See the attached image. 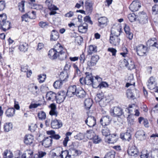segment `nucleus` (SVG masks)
Masks as SVG:
<instances>
[{
  "label": "nucleus",
  "instance_id": "f257e3e1",
  "mask_svg": "<svg viewBox=\"0 0 158 158\" xmlns=\"http://www.w3.org/2000/svg\"><path fill=\"white\" fill-rule=\"evenodd\" d=\"M110 119L109 116L108 115L105 116L101 118L100 122L101 124L103 126L102 132L103 135L107 136L110 135V131L109 128L106 127L109 124Z\"/></svg>",
  "mask_w": 158,
  "mask_h": 158
},
{
  "label": "nucleus",
  "instance_id": "f03ea898",
  "mask_svg": "<svg viewBox=\"0 0 158 158\" xmlns=\"http://www.w3.org/2000/svg\"><path fill=\"white\" fill-rule=\"evenodd\" d=\"M147 47L144 45L139 44L134 48L138 55L143 56L147 55Z\"/></svg>",
  "mask_w": 158,
  "mask_h": 158
},
{
  "label": "nucleus",
  "instance_id": "7ed1b4c3",
  "mask_svg": "<svg viewBox=\"0 0 158 158\" xmlns=\"http://www.w3.org/2000/svg\"><path fill=\"white\" fill-rule=\"evenodd\" d=\"M110 115L114 117H120L124 113L123 109L119 106H115L110 109Z\"/></svg>",
  "mask_w": 158,
  "mask_h": 158
},
{
  "label": "nucleus",
  "instance_id": "20e7f679",
  "mask_svg": "<svg viewBox=\"0 0 158 158\" xmlns=\"http://www.w3.org/2000/svg\"><path fill=\"white\" fill-rule=\"evenodd\" d=\"M132 129L131 127L128 128L126 132L120 134V138L123 140L130 141L132 139Z\"/></svg>",
  "mask_w": 158,
  "mask_h": 158
},
{
  "label": "nucleus",
  "instance_id": "39448f33",
  "mask_svg": "<svg viewBox=\"0 0 158 158\" xmlns=\"http://www.w3.org/2000/svg\"><path fill=\"white\" fill-rule=\"evenodd\" d=\"M55 50L54 49L52 48L49 50L48 54L49 58L50 59L53 60L56 59L58 57H59L61 60H62V57L63 55H60L59 53L58 52V51H59L58 50L56 49H55Z\"/></svg>",
  "mask_w": 158,
  "mask_h": 158
},
{
  "label": "nucleus",
  "instance_id": "423d86ee",
  "mask_svg": "<svg viewBox=\"0 0 158 158\" xmlns=\"http://www.w3.org/2000/svg\"><path fill=\"white\" fill-rule=\"evenodd\" d=\"M120 39L118 36L114 35L111 33L109 39L110 43L113 46H116L118 45L120 41Z\"/></svg>",
  "mask_w": 158,
  "mask_h": 158
},
{
  "label": "nucleus",
  "instance_id": "0eeeda50",
  "mask_svg": "<svg viewBox=\"0 0 158 158\" xmlns=\"http://www.w3.org/2000/svg\"><path fill=\"white\" fill-rule=\"evenodd\" d=\"M99 56L95 55L92 56L90 60L87 62V66L88 68L90 69L93 66L95 65L99 59Z\"/></svg>",
  "mask_w": 158,
  "mask_h": 158
},
{
  "label": "nucleus",
  "instance_id": "6e6552de",
  "mask_svg": "<svg viewBox=\"0 0 158 158\" xmlns=\"http://www.w3.org/2000/svg\"><path fill=\"white\" fill-rule=\"evenodd\" d=\"M77 89L75 85L70 86L67 89V96L71 97L75 95Z\"/></svg>",
  "mask_w": 158,
  "mask_h": 158
},
{
  "label": "nucleus",
  "instance_id": "1a4fd4ad",
  "mask_svg": "<svg viewBox=\"0 0 158 158\" xmlns=\"http://www.w3.org/2000/svg\"><path fill=\"white\" fill-rule=\"evenodd\" d=\"M85 123L90 127H93L96 124V119L93 116H88L85 121Z\"/></svg>",
  "mask_w": 158,
  "mask_h": 158
},
{
  "label": "nucleus",
  "instance_id": "9d476101",
  "mask_svg": "<svg viewBox=\"0 0 158 158\" xmlns=\"http://www.w3.org/2000/svg\"><path fill=\"white\" fill-rule=\"evenodd\" d=\"M41 142L42 145L46 148H48L51 146L52 143V139L50 136L46 137H44Z\"/></svg>",
  "mask_w": 158,
  "mask_h": 158
},
{
  "label": "nucleus",
  "instance_id": "9b49d317",
  "mask_svg": "<svg viewBox=\"0 0 158 158\" xmlns=\"http://www.w3.org/2000/svg\"><path fill=\"white\" fill-rule=\"evenodd\" d=\"M141 7V4L137 1H134L130 5L129 8L132 12H135L138 10Z\"/></svg>",
  "mask_w": 158,
  "mask_h": 158
},
{
  "label": "nucleus",
  "instance_id": "f8f14e48",
  "mask_svg": "<svg viewBox=\"0 0 158 158\" xmlns=\"http://www.w3.org/2000/svg\"><path fill=\"white\" fill-rule=\"evenodd\" d=\"M67 95V92L65 91L62 90L59 92L57 95V102H58L59 103H60L64 101Z\"/></svg>",
  "mask_w": 158,
  "mask_h": 158
},
{
  "label": "nucleus",
  "instance_id": "ddd939ff",
  "mask_svg": "<svg viewBox=\"0 0 158 158\" xmlns=\"http://www.w3.org/2000/svg\"><path fill=\"white\" fill-rule=\"evenodd\" d=\"M124 62H126L125 66L128 69L131 70L135 68L134 62L132 59L129 58L127 60L124 59Z\"/></svg>",
  "mask_w": 158,
  "mask_h": 158
},
{
  "label": "nucleus",
  "instance_id": "4468645a",
  "mask_svg": "<svg viewBox=\"0 0 158 158\" xmlns=\"http://www.w3.org/2000/svg\"><path fill=\"white\" fill-rule=\"evenodd\" d=\"M51 125L53 129H56L60 128L62 126L63 124L60 120L55 119L52 120Z\"/></svg>",
  "mask_w": 158,
  "mask_h": 158
},
{
  "label": "nucleus",
  "instance_id": "2eb2a0df",
  "mask_svg": "<svg viewBox=\"0 0 158 158\" xmlns=\"http://www.w3.org/2000/svg\"><path fill=\"white\" fill-rule=\"evenodd\" d=\"M85 3L86 11L88 14H91L93 11V2L90 0H86Z\"/></svg>",
  "mask_w": 158,
  "mask_h": 158
},
{
  "label": "nucleus",
  "instance_id": "dca6fc26",
  "mask_svg": "<svg viewBox=\"0 0 158 158\" xmlns=\"http://www.w3.org/2000/svg\"><path fill=\"white\" fill-rule=\"evenodd\" d=\"M127 153L129 155L136 157L139 152L136 147L135 146H132L129 147L127 150Z\"/></svg>",
  "mask_w": 158,
  "mask_h": 158
},
{
  "label": "nucleus",
  "instance_id": "f3484780",
  "mask_svg": "<svg viewBox=\"0 0 158 158\" xmlns=\"http://www.w3.org/2000/svg\"><path fill=\"white\" fill-rule=\"evenodd\" d=\"M98 26L101 28H103L107 26L108 22V19L105 17H101L98 19Z\"/></svg>",
  "mask_w": 158,
  "mask_h": 158
},
{
  "label": "nucleus",
  "instance_id": "a211bd4d",
  "mask_svg": "<svg viewBox=\"0 0 158 158\" xmlns=\"http://www.w3.org/2000/svg\"><path fill=\"white\" fill-rule=\"evenodd\" d=\"M56 97L57 94L55 93L50 91L47 93L46 98L48 101L54 102L55 101H57Z\"/></svg>",
  "mask_w": 158,
  "mask_h": 158
},
{
  "label": "nucleus",
  "instance_id": "6ab92c4d",
  "mask_svg": "<svg viewBox=\"0 0 158 158\" xmlns=\"http://www.w3.org/2000/svg\"><path fill=\"white\" fill-rule=\"evenodd\" d=\"M85 75H86L85 77L86 85H91L93 84V81L94 80L93 76L91 73L89 72H86Z\"/></svg>",
  "mask_w": 158,
  "mask_h": 158
},
{
  "label": "nucleus",
  "instance_id": "aec40b11",
  "mask_svg": "<svg viewBox=\"0 0 158 158\" xmlns=\"http://www.w3.org/2000/svg\"><path fill=\"white\" fill-rule=\"evenodd\" d=\"M56 49L58 50H59V51H58V53H59L60 55H63L62 56V60H63L66 58V53L65 52H64L63 51V47L59 43H57L56 45L54 46L53 48L52 49H54V50H56Z\"/></svg>",
  "mask_w": 158,
  "mask_h": 158
},
{
  "label": "nucleus",
  "instance_id": "412c9836",
  "mask_svg": "<svg viewBox=\"0 0 158 158\" xmlns=\"http://www.w3.org/2000/svg\"><path fill=\"white\" fill-rule=\"evenodd\" d=\"M135 137L139 140H144L146 139V136L144 132L142 130L137 131L135 134Z\"/></svg>",
  "mask_w": 158,
  "mask_h": 158
},
{
  "label": "nucleus",
  "instance_id": "4be33fe9",
  "mask_svg": "<svg viewBox=\"0 0 158 158\" xmlns=\"http://www.w3.org/2000/svg\"><path fill=\"white\" fill-rule=\"evenodd\" d=\"M75 95L78 98H83L86 96V93L81 88H78Z\"/></svg>",
  "mask_w": 158,
  "mask_h": 158
},
{
  "label": "nucleus",
  "instance_id": "5701e85b",
  "mask_svg": "<svg viewBox=\"0 0 158 158\" xmlns=\"http://www.w3.org/2000/svg\"><path fill=\"white\" fill-rule=\"evenodd\" d=\"M33 136L31 135L28 134L25 135L24 137V142L27 145H31L33 143Z\"/></svg>",
  "mask_w": 158,
  "mask_h": 158
},
{
  "label": "nucleus",
  "instance_id": "b1692460",
  "mask_svg": "<svg viewBox=\"0 0 158 158\" xmlns=\"http://www.w3.org/2000/svg\"><path fill=\"white\" fill-rule=\"evenodd\" d=\"M49 107L51 109L49 112V114L52 116H54L56 117L57 116L58 113L56 110V106L54 103H52L49 106Z\"/></svg>",
  "mask_w": 158,
  "mask_h": 158
},
{
  "label": "nucleus",
  "instance_id": "393cba45",
  "mask_svg": "<svg viewBox=\"0 0 158 158\" xmlns=\"http://www.w3.org/2000/svg\"><path fill=\"white\" fill-rule=\"evenodd\" d=\"M155 84L154 78L152 77H151L148 81V88L150 90L154 89L156 86Z\"/></svg>",
  "mask_w": 158,
  "mask_h": 158
},
{
  "label": "nucleus",
  "instance_id": "a878e982",
  "mask_svg": "<svg viewBox=\"0 0 158 158\" xmlns=\"http://www.w3.org/2000/svg\"><path fill=\"white\" fill-rule=\"evenodd\" d=\"M124 30L126 34L127 37L129 40H131L133 38V34L130 31L129 26L125 24Z\"/></svg>",
  "mask_w": 158,
  "mask_h": 158
},
{
  "label": "nucleus",
  "instance_id": "bb28decb",
  "mask_svg": "<svg viewBox=\"0 0 158 158\" xmlns=\"http://www.w3.org/2000/svg\"><path fill=\"white\" fill-rule=\"evenodd\" d=\"M109 135L108 137L106 139V142L109 144H113L116 142L117 139L115 134H112Z\"/></svg>",
  "mask_w": 158,
  "mask_h": 158
},
{
  "label": "nucleus",
  "instance_id": "cd10ccee",
  "mask_svg": "<svg viewBox=\"0 0 158 158\" xmlns=\"http://www.w3.org/2000/svg\"><path fill=\"white\" fill-rule=\"evenodd\" d=\"M50 37L51 41H56L59 38V33L56 30H53L51 32Z\"/></svg>",
  "mask_w": 158,
  "mask_h": 158
},
{
  "label": "nucleus",
  "instance_id": "c85d7f7f",
  "mask_svg": "<svg viewBox=\"0 0 158 158\" xmlns=\"http://www.w3.org/2000/svg\"><path fill=\"white\" fill-rule=\"evenodd\" d=\"M92 100L90 98L86 99L84 102V105L85 109L87 110H89L90 108L93 104Z\"/></svg>",
  "mask_w": 158,
  "mask_h": 158
},
{
  "label": "nucleus",
  "instance_id": "c756f323",
  "mask_svg": "<svg viewBox=\"0 0 158 158\" xmlns=\"http://www.w3.org/2000/svg\"><path fill=\"white\" fill-rule=\"evenodd\" d=\"M75 145H76V143H73L70 146L69 151H74L75 154H73V156H74L75 155L76 156H79L81 154L82 152L80 150L77 149L75 147Z\"/></svg>",
  "mask_w": 158,
  "mask_h": 158
},
{
  "label": "nucleus",
  "instance_id": "7c9ffc66",
  "mask_svg": "<svg viewBox=\"0 0 158 158\" xmlns=\"http://www.w3.org/2000/svg\"><path fill=\"white\" fill-rule=\"evenodd\" d=\"M68 77V73L67 72V71L65 70H63L60 73L59 75L60 79L64 82L67 81V79Z\"/></svg>",
  "mask_w": 158,
  "mask_h": 158
},
{
  "label": "nucleus",
  "instance_id": "2f4dec72",
  "mask_svg": "<svg viewBox=\"0 0 158 158\" xmlns=\"http://www.w3.org/2000/svg\"><path fill=\"white\" fill-rule=\"evenodd\" d=\"M88 27V24L85 23L80 25L78 28L79 32L82 33H86L87 31Z\"/></svg>",
  "mask_w": 158,
  "mask_h": 158
},
{
  "label": "nucleus",
  "instance_id": "473e14b6",
  "mask_svg": "<svg viewBox=\"0 0 158 158\" xmlns=\"http://www.w3.org/2000/svg\"><path fill=\"white\" fill-rule=\"evenodd\" d=\"M97 52V47L95 45H90L88 47V55H91Z\"/></svg>",
  "mask_w": 158,
  "mask_h": 158
},
{
  "label": "nucleus",
  "instance_id": "72a5a7b5",
  "mask_svg": "<svg viewBox=\"0 0 158 158\" xmlns=\"http://www.w3.org/2000/svg\"><path fill=\"white\" fill-rule=\"evenodd\" d=\"M20 152L19 150H17L15 152V158H33V157H31L29 158L26 153H23L20 156Z\"/></svg>",
  "mask_w": 158,
  "mask_h": 158
},
{
  "label": "nucleus",
  "instance_id": "f704fd0d",
  "mask_svg": "<svg viewBox=\"0 0 158 158\" xmlns=\"http://www.w3.org/2000/svg\"><path fill=\"white\" fill-rule=\"evenodd\" d=\"M138 121L140 124H143L145 127H149V123L147 118L142 117H139L138 118Z\"/></svg>",
  "mask_w": 158,
  "mask_h": 158
},
{
  "label": "nucleus",
  "instance_id": "c9c22d12",
  "mask_svg": "<svg viewBox=\"0 0 158 158\" xmlns=\"http://www.w3.org/2000/svg\"><path fill=\"white\" fill-rule=\"evenodd\" d=\"M58 156L60 157V158H67V157L71 158V156L69 154V152L68 150H65L62 151L60 154Z\"/></svg>",
  "mask_w": 158,
  "mask_h": 158
},
{
  "label": "nucleus",
  "instance_id": "e433bc0d",
  "mask_svg": "<svg viewBox=\"0 0 158 158\" xmlns=\"http://www.w3.org/2000/svg\"><path fill=\"white\" fill-rule=\"evenodd\" d=\"M64 82L60 79L56 81L53 84V86L56 89L61 88L63 85V83Z\"/></svg>",
  "mask_w": 158,
  "mask_h": 158
},
{
  "label": "nucleus",
  "instance_id": "4c0bfd02",
  "mask_svg": "<svg viewBox=\"0 0 158 158\" xmlns=\"http://www.w3.org/2000/svg\"><path fill=\"white\" fill-rule=\"evenodd\" d=\"M95 135L94 131L92 130H88L86 131V135L88 139L91 140Z\"/></svg>",
  "mask_w": 158,
  "mask_h": 158
},
{
  "label": "nucleus",
  "instance_id": "58836bf2",
  "mask_svg": "<svg viewBox=\"0 0 158 158\" xmlns=\"http://www.w3.org/2000/svg\"><path fill=\"white\" fill-rule=\"evenodd\" d=\"M28 48V44L26 43L21 44L19 47V49L20 51L24 52L27 51Z\"/></svg>",
  "mask_w": 158,
  "mask_h": 158
},
{
  "label": "nucleus",
  "instance_id": "ea45409f",
  "mask_svg": "<svg viewBox=\"0 0 158 158\" xmlns=\"http://www.w3.org/2000/svg\"><path fill=\"white\" fill-rule=\"evenodd\" d=\"M10 28V22L9 21L7 22V26L0 22V29H2L4 31H6Z\"/></svg>",
  "mask_w": 158,
  "mask_h": 158
},
{
  "label": "nucleus",
  "instance_id": "a19ab883",
  "mask_svg": "<svg viewBox=\"0 0 158 158\" xmlns=\"http://www.w3.org/2000/svg\"><path fill=\"white\" fill-rule=\"evenodd\" d=\"M115 152L114 150H111L107 153L104 158H114Z\"/></svg>",
  "mask_w": 158,
  "mask_h": 158
},
{
  "label": "nucleus",
  "instance_id": "79ce46f5",
  "mask_svg": "<svg viewBox=\"0 0 158 158\" xmlns=\"http://www.w3.org/2000/svg\"><path fill=\"white\" fill-rule=\"evenodd\" d=\"M7 16L5 14L0 15V22H2L3 24H6L7 26V22L8 21H6Z\"/></svg>",
  "mask_w": 158,
  "mask_h": 158
},
{
  "label": "nucleus",
  "instance_id": "37998d69",
  "mask_svg": "<svg viewBox=\"0 0 158 158\" xmlns=\"http://www.w3.org/2000/svg\"><path fill=\"white\" fill-rule=\"evenodd\" d=\"M108 86V83L105 81H102L99 84V85H96L94 86L95 88H99L100 89L103 88V87H107Z\"/></svg>",
  "mask_w": 158,
  "mask_h": 158
},
{
  "label": "nucleus",
  "instance_id": "c03bdc74",
  "mask_svg": "<svg viewBox=\"0 0 158 158\" xmlns=\"http://www.w3.org/2000/svg\"><path fill=\"white\" fill-rule=\"evenodd\" d=\"M24 3L25 1L23 0L19 2L18 5V7L19 10L22 12H23L24 10Z\"/></svg>",
  "mask_w": 158,
  "mask_h": 158
},
{
  "label": "nucleus",
  "instance_id": "a18cd8bd",
  "mask_svg": "<svg viewBox=\"0 0 158 158\" xmlns=\"http://www.w3.org/2000/svg\"><path fill=\"white\" fill-rule=\"evenodd\" d=\"M46 78V74L44 73L40 74L38 76V80L39 83H42L44 81Z\"/></svg>",
  "mask_w": 158,
  "mask_h": 158
},
{
  "label": "nucleus",
  "instance_id": "49530a36",
  "mask_svg": "<svg viewBox=\"0 0 158 158\" xmlns=\"http://www.w3.org/2000/svg\"><path fill=\"white\" fill-rule=\"evenodd\" d=\"M128 18L129 21L131 22L135 21L137 19L136 16L134 13L130 14L128 15Z\"/></svg>",
  "mask_w": 158,
  "mask_h": 158
},
{
  "label": "nucleus",
  "instance_id": "de8ad7c7",
  "mask_svg": "<svg viewBox=\"0 0 158 158\" xmlns=\"http://www.w3.org/2000/svg\"><path fill=\"white\" fill-rule=\"evenodd\" d=\"M92 140L94 143L95 144L98 143L102 141L101 139L98 135H95Z\"/></svg>",
  "mask_w": 158,
  "mask_h": 158
},
{
  "label": "nucleus",
  "instance_id": "09e8293b",
  "mask_svg": "<svg viewBox=\"0 0 158 158\" xmlns=\"http://www.w3.org/2000/svg\"><path fill=\"white\" fill-rule=\"evenodd\" d=\"M105 98L104 97L103 94L102 93L101 94H98L95 98V100L96 102H99L104 99Z\"/></svg>",
  "mask_w": 158,
  "mask_h": 158
},
{
  "label": "nucleus",
  "instance_id": "8fccbe9b",
  "mask_svg": "<svg viewBox=\"0 0 158 158\" xmlns=\"http://www.w3.org/2000/svg\"><path fill=\"white\" fill-rule=\"evenodd\" d=\"M77 63H73L72 64V66L74 69L75 73L77 75H80L81 73V72L79 69L77 64Z\"/></svg>",
  "mask_w": 158,
  "mask_h": 158
},
{
  "label": "nucleus",
  "instance_id": "3c124183",
  "mask_svg": "<svg viewBox=\"0 0 158 158\" xmlns=\"http://www.w3.org/2000/svg\"><path fill=\"white\" fill-rule=\"evenodd\" d=\"M147 16L146 14L143 12L139 13L138 20L143 21L146 19Z\"/></svg>",
  "mask_w": 158,
  "mask_h": 158
},
{
  "label": "nucleus",
  "instance_id": "603ef678",
  "mask_svg": "<svg viewBox=\"0 0 158 158\" xmlns=\"http://www.w3.org/2000/svg\"><path fill=\"white\" fill-rule=\"evenodd\" d=\"M46 154V153L45 152H43L42 151H40L38 152V155L36 154L34 157H33V158H41L43 157Z\"/></svg>",
  "mask_w": 158,
  "mask_h": 158
},
{
  "label": "nucleus",
  "instance_id": "864d4df0",
  "mask_svg": "<svg viewBox=\"0 0 158 158\" xmlns=\"http://www.w3.org/2000/svg\"><path fill=\"white\" fill-rule=\"evenodd\" d=\"M28 16H29V19H34L36 17V12L34 11L31 12H27Z\"/></svg>",
  "mask_w": 158,
  "mask_h": 158
},
{
  "label": "nucleus",
  "instance_id": "5fc2aeb1",
  "mask_svg": "<svg viewBox=\"0 0 158 158\" xmlns=\"http://www.w3.org/2000/svg\"><path fill=\"white\" fill-rule=\"evenodd\" d=\"M38 117L39 119H44L46 118L45 113L43 111H41L38 113Z\"/></svg>",
  "mask_w": 158,
  "mask_h": 158
},
{
  "label": "nucleus",
  "instance_id": "6e6d98bb",
  "mask_svg": "<svg viewBox=\"0 0 158 158\" xmlns=\"http://www.w3.org/2000/svg\"><path fill=\"white\" fill-rule=\"evenodd\" d=\"M79 59L80 60V64H83L85 62V54L84 52L80 55V56L79 57Z\"/></svg>",
  "mask_w": 158,
  "mask_h": 158
},
{
  "label": "nucleus",
  "instance_id": "4d7b16f0",
  "mask_svg": "<svg viewBox=\"0 0 158 158\" xmlns=\"http://www.w3.org/2000/svg\"><path fill=\"white\" fill-rule=\"evenodd\" d=\"M126 94L127 98L130 99H134L135 97L133 95V93L130 90H128Z\"/></svg>",
  "mask_w": 158,
  "mask_h": 158
},
{
  "label": "nucleus",
  "instance_id": "13d9d810",
  "mask_svg": "<svg viewBox=\"0 0 158 158\" xmlns=\"http://www.w3.org/2000/svg\"><path fill=\"white\" fill-rule=\"evenodd\" d=\"M22 20V21H25V22H28V19H29V16L27 12L25 14L21 16Z\"/></svg>",
  "mask_w": 158,
  "mask_h": 158
},
{
  "label": "nucleus",
  "instance_id": "bf43d9fd",
  "mask_svg": "<svg viewBox=\"0 0 158 158\" xmlns=\"http://www.w3.org/2000/svg\"><path fill=\"white\" fill-rule=\"evenodd\" d=\"M74 138L75 139H77L78 140H81L84 138V136L83 133H80L76 135L75 136Z\"/></svg>",
  "mask_w": 158,
  "mask_h": 158
},
{
  "label": "nucleus",
  "instance_id": "052dcab7",
  "mask_svg": "<svg viewBox=\"0 0 158 158\" xmlns=\"http://www.w3.org/2000/svg\"><path fill=\"white\" fill-rule=\"evenodd\" d=\"M140 155L141 158H148L149 155V153L147 151H143Z\"/></svg>",
  "mask_w": 158,
  "mask_h": 158
},
{
  "label": "nucleus",
  "instance_id": "680f3d73",
  "mask_svg": "<svg viewBox=\"0 0 158 158\" xmlns=\"http://www.w3.org/2000/svg\"><path fill=\"white\" fill-rule=\"evenodd\" d=\"M107 51L111 52L113 56H115L117 52V50L113 48H109L108 49Z\"/></svg>",
  "mask_w": 158,
  "mask_h": 158
},
{
  "label": "nucleus",
  "instance_id": "e2e57ef3",
  "mask_svg": "<svg viewBox=\"0 0 158 158\" xmlns=\"http://www.w3.org/2000/svg\"><path fill=\"white\" fill-rule=\"evenodd\" d=\"M106 100V98H105L99 102V104L101 106L104 107L106 106L107 105Z\"/></svg>",
  "mask_w": 158,
  "mask_h": 158
},
{
  "label": "nucleus",
  "instance_id": "0e129e2a",
  "mask_svg": "<svg viewBox=\"0 0 158 158\" xmlns=\"http://www.w3.org/2000/svg\"><path fill=\"white\" fill-rule=\"evenodd\" d=\"M39 25L41 28H44L48 26V23L47 22L41 21L39 22Z\"/></svg>",
  "mask_w": 158,
  "mask_h": 158
},
{
  "label": "nucleus",
  "instance_id": "69168bd1",
  "mask_svg": "<svg viewBox=\"0 0 158 158\" xmlns=\"http://www.w3.org/2000/svg\"><path fill=\"white\" fill-rule=\"evenodd\" d=\"M10 123H6L4 126V129L5 131L7 132L10 131Z\"/></svg>",
  "mask_w": 158,
  "mask_h": 158
},
{
  "label": "nucleus",
  "instance_id": "338daca9",
  "mask_svg": "<svg viewBox=\"0 0 158 158\" xmlns=\"http://www.w3.org/2000/svg\"><path fill=\"white\" fill-rule=\"evenodd\" d=\"M74 15V12L72 11H70L69 12L65 14L64 16L65 17L70 18Z\"/></svg>",
  "mask_w": 158,
  "mask_h": 158
},
{
  "label": "nucleus",
  "instance_id": "774afa93",
  "mask_svg": "<svg viewBox=\"0 0 158 158\" xmlns=\"http://www.w3.org/2000/svg\"><path fill=\"white\" fill-rule=\"evenodd\" d=\"M152 11L153 12H155V14H157L158 13V5H155L152 7Z\"/></svg>",
  "mask_w": 158,
  "mask_h": 158
}]
</instances>
